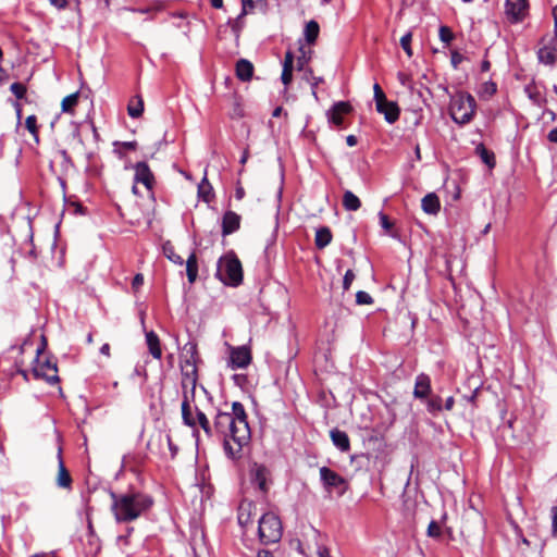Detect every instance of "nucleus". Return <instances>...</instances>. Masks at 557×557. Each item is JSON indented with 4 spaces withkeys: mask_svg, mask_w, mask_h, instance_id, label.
<instances>
[{
    "mask_svg": "<svg viewBox=\"0 0 557 557\" xmlns=\"http://www.w3.org/2000/svg\"><path fill=\"white\" fill-rule=\"evenodd\" d=\"M233 418L227 425L226 433H223V447L226 456L231 459L239 458L243 447L250 440V428L244 405L234 401L231 406Z\"/></svg>",
    "mask_w": 557,
    "mask_h": 557,
    "instance_id": "obj_1",
    "label": "nucleus"
},
{
    "mask_svg": "<svg viewBox=\"0 0 557 557\" xmlns=\"http://www.w3.org/2000/svg\"><path fill=\"white\" fill-rule=\"evenodd\" d=\"M111 510L119 523L131 522L138 519L150 509L153 499L144 493L128 492L124 494L110 493Z\"/></svg>",
    "mask_w": 557,
    "mask_h": 557,
    "instance_id": "obj_2",
    "label": "nucleus"
},
{
    "mask_svg": "<svg viewBox=\"0 0 557 557\" xmlns=\"http://www.w3.org/2000/svg\"><path fill=\"white\" fill-rule=\"evenodd\" d=\"M198 350L195 342H188L183 347L181 357L182 387L190 388V396L194 398L196 384L198 381L197 373Z\"/></svg>",
    "mask_w": 557,
    "mask_h": 557,
    "instance_id": "obj_3",
    "label": "nucleus"
},
{
    "mask_svg": "<svg viewBox=\"0 0 557 557\" xmlns=\"http://www.w3.org/2000/svg\"><path fill=\"white\" fill-rule=\"evenodd\" d=\"M475 108V99L470 94L460 91L450 98L449 114L455 123L465 125L473 119Z\"/></svg>",
    "mask_w": 557,
    "mask_h": 557,
    "instance_id": "obj_4",
    "label": "nucleus"
},
{
    "mask_svg": "<svg viewBox=\"0 0 557 557\" xmlns=\"http://www.w3.org/2000/svg\"><path fill=\"white\" fill-rule=\"evenodd\" d=\"M216 277L230 286H238L243 282L242 263L233 252L226 253L219 259Z\"/></svg>",
    "mask_w": 557,
    "mask_h": 557,
    "instance_id": "obj_5",
    "label": "nucleus"
},
{
    "mask_svg": "<svg viewBox=\"0 0 557 557\" xmlns=\"http://www.w3.org/2000/svg\"><path fill=\"white\" fill-rule=\"evenodd\" d=\"M283 535V525L280 517L274 512H265L258 520V537L262 545L280 542Z\"/></svg>",
    "mask_w": 557,
    "mask_h": 557,
    "instance_id": "obj_6",
    "label": "nucleus"
},
{
    "mask_svg": "<svg viewBox=\"0 0 557 557\" xmlns=\"http://www.w3.org/2000/svg\"><path fill=\"white\" fill-rule=\"evenodd\" d=\"M319 473L323 487L329 493L337 491L339 495H343L347 491L348 483L346 479H344L334 470L327 467H321Z\"/></svg>",
    "mask_w": 557,
    "mask_h": 557,
    "instance_id": "obj_7",
    "label": "nucleus"
},
{
    "mask_svg": "<svg viewBox=\"0 0 557 557\" xmlns=\"http://www.w3.org/2000/svg\"><path fill=\"white\" fill-rule=\"evenodd\" d=\"M529 8L528 0H506L505 15L507 21L511 24L523 22L529 15Z\"/></svg>",
    "mask_w": 557,
    "mask_h": 557,
    "instance_id": "obj_8",
    "label": "nucleus"
},
{
    "mask_svg": "<svg viewBox=\"0 0 557 557\" xmlns=\"http://www.w3.org/2000/svg\"><path fill=\"white\" fill-rule=\"evenodd\" d=\"M251 362V352L246 346L233 348L230 355V367L235 369H245Z\"/></svg>",
    "mask_w": 557,
    "mask_h": 557,
    "instance_id": "obj_9",
    "label": "nucleus"
},
{
    "mask_svg": "<svg viewBox=\"0 0 557 557\" xmlns=\"http://www.w3.org/2000/svg\"><path fill=\"white\" fill-rule=\"evenodd\" d=\"M57 364L50 361H46L44 363H38L33 369V374L37 379H44L49 384H54L59 381V376L57 375Z\"/></svg>",
    "mask_w": 557,
    "mask_h": 557,
    "instance_id": "obj_10",
    "label": "nucleus"
},
{
    "mask_svg": "<svg viewBox=\"0 0 557 557\" xmlns=\"http://www.w3.org/2000/svg\"><path fill=\"white\" fill-rule=\"evenodd\" d=\"M135 175L134 181L135 183L143 184L148 190H152L153 184H154V176L149 168V165L146 162H137L134 165Z\"/></svg>",
    "mask_w": 557,
    "mask_h": 557,
    "instance_id": "obj_11",
    "label": "nucleus"
},
{
    "mask_svg": "<svg viewBox=\"0 0 557 557\" xmlns=\"http://www.w3.org/2000/svg\"><path fill=\"white\" fill-rule=\"evenodd\" d=\"M351 106L346 101H338L327 111V120L336 126H342L343 115L351 111Z\"/></svg>",
    "mask_w": 557,
    "mask_h": 557,
    "instance_id": "obj_12",
    "label": "nucleus"
},
{
    "mask_svg": "<svg viewBox=\"0 0 557 557\" xmlns=\"http://www.w3.org/2000/svg\"><path fill=\"white\" fill-rule=\"evenodd\" d=\"M55 483L60 488L72 490L73 480L62 459L61 447L58 449V476Z\"/></svg>",
    "mask_w": 557,
    "mask_h": 557,
    "instance_id": "obj_13",
    "label": "nucleus"
},
{
    "mask_svg": "<svg viewBox=\"0 0 557 557\" xmlns=\"http://www.w3.org/2000/svg\"><path fill=\"white\" fill-rule=\"evenodd\" d=\"M375 107L376 111L384 115L387 123L393 124L399 119V108L396 102L386 100Z\"/></svg>",
    "mask_w": 557,
    "mask_h": 557,
    "instance_id": "obj_14",
    "label": "nucleus"
},
{
    "mask_svg": "<svg viewBox=\"0 0 557 557\" xmlns=\"http://www.w3.org/2000/svg\"><path fill=\"white\" fill-rule=\"evenodd\" d=\"M431 393V379L425 373H420L416 377L413 396L418 399H425Z\"/></svg>",
    "mask_w": 557,
    "mask_h": 557,
    "instance_id": "obj_15",
    "label": "nucleus"
},
{
    "mask_svg": "<svg viewBox=\"0 0 557 557\" xmlns=\"http://www.w3.org/2000/svg\"><path fill=\"white\" fill-rule=\"evenodd\" d=\"M256 506L251 502L243 500L239 504L237 520L240 527L245 528L252 522Z\"/></svg>",
    "mask_w": 557,
    "mask_h": 557,
    "instance_id": "obj_16",
    "label": "nucleus"
},
{
    "mask_svg": "<svg viewBox=\"0 0 557 557\" xmlns=\"http://www.w3.org/2000/svg\"><path fill=\"white\" fill-rule=\"evenodd\" d=\"M240 226V216L233 212L227 211L224 213L222 219V235L227 236L236 232Z\"/></svg>",
    "mask_w": 557,
    "mask_h": 557,
    "instance_id": "obj_17",
    "label": "nucleus"
},
{
    "mask_svg": "<svg viewBox=\"0 0 557 557\" xmlns=\"http://www.w3.org/2000/svg\"><path fill=\"white\" fill-rule=\"evenodd\" d=\"M188 389H183V401H182V419L185 425L196 429L197 421L196 418L193 416L191 407L189 404V395Z\"/></svg>",
    "mask_w": 557,
    "mask_h": 557,
    "instance_id": "obj_18",
    "label": "nucleus"
},
{
    "mask_svg": "<svg viewBox=\"0 0 557 557\" xmlns=\"http://www.w3.org/2000/svg\"><path fill=\"white\" fill-rule=\"evenodd\" d=\"M332 443L341 451L346 453L350 449V441L346 432L333 429L330 432Z\"/></svg>",
    "mask_w": 557,
    "mask_h": 557,
    "instance_id": "obj_19",
    "label": "nucleus"
},
{
    "mask_svg": "<svg viewBox=\"0 0 557 557\" xmlns=\"http://www.w3.org/2000/svg\"><path fill=\"white\" fill-rule=\"evenodd\" d=\"M146 344L149 350V354L154 358L160 360L162 357V348L159 336L153 332H146Z\"/></svg>",
    "mask_w": 557,
    "mask_h": 557,
    "instance_id": "obj_20",
    "label": "nucleus"
},
{
    "mask_svg": "<svg viewBox=\"0 0 557 557\" xmlns=\"http://www.w3.org/2000/svg\"><path fill=\"white\" fill-rule=\"evenodd\" d=\"M236 76L243 82H249L253 75V65L246 59H239L235 66Z\"/></svg>",
    "mask_w": 557,
    "mask_h": 557,
    "instance_id": "obj_21",
    "label": "nucleus"
},
{
    "mask_svg": "<svg viewBox=\"0 0 557 557\" xmlns=\"http://www.w3.org/2000/svg\"><path fill=\"white\" fill-rule=\"evenodd\" d=\"M232 418L233 410L231 412L222 410L216 411V414L214 417V432L219 436H222L223 433H226L227 425L231 422Z\"/></svg>",
    "mask_w": 557,
    "mask_h": 557,
    "instance_id": "obj_22",
    "label": "nucleus"
},
{
    "mask_svg": "<svg viewBox=\"0 0 557 557\" xmlns=\"http://www.w3.org/2000/svg\"><path fill=\"white\" fill-rule=\"evenodd\" d=\"M268 474L269 471L264 466L256 465L252 470V482L263 493L268 491Z\"/></svg>",
    "mask_w": 557,
    "mask_h": 557,
    "instance_id": "obj_23",
    "label": "nucleus"
},
{
    "mask_svg": "<svg viewBox=\"0 0 557 557\" xmlns=\"http://www.w3.org/2000/svg\"><path fill=\"white\" fill-rule=\"evenodd\" d=\"M421 207L428 214H437L441 209L440 198L436 194L430 193L422 198Z\"/></svg>",
    "mask_w": 557,
    "mask_h": 557,
    "instance_id": "obj_24",
    "label": "nucleus"
},
{
    "mask_svg": "<svg viewBox=\"0 0 557 557\" xmlns=\"http://www.w3.org/2000/svg\"><path fill=\"white\" fill-rule=\"evenodd\" d=\"M557 49L555 47H542L537 51L539 61L545 65L554 66L557 61Z\"/></svg>",
    "mask_w": 557,
    "mask_h": 557,
    "instance_id": "obj_25",
    "label": "nucleus"
},
{
    "mask_svg": "<svg viewBox=\"0 0 557 557\" xmlns=\"http://www.w3.org/2000/svg\"><path fill=\"white\" fill-rule=\"evenodd\" d=\"M332 232L327 226H322L315 231L314 244L318 249H323L332 242Z\"/></svg>",
    "mask_w": 557,
    "mask_h": 557,
    "instance_id": "obj_26",
    "label": "nucleus"
},
{
    "mask_svg": "<svg viewBox=\"0 0 557 557\" xmlns=\"http://www.w3.org/2000/svg\"><path fill=\"white\" fill-rule=\"evenodd\" d=\"M524 92L527 94L528 98L537 107H542L546 102L542 92L534 84L527 85L524 87Z\"/></svg>",
    "mask_w": 557,
    "mask_h": 557,
    "instance_id": "obj_27",
    "label": "nucleus"
},
{
    "mask_svg": "<svg viewBox=\"0 0 557 557\" xmlns=\"http://www.w3.org/2000/svg\"><path fill=\"white\" fill-rule=\"evenodd\" d=\"M186 274L188 282L193 284L198 275V263L195 252L190 253L186 260Z\"/></svg>",
    "mask_w": 557,
    "mask_h": 557,
    "instance_id": "obj_28",
    "label": "nucleus"
},
{
    "mask_svg": "<svg viewBox=\"0 0 557 557\" xmlns=\"http://www.w3.org/2000/svg\"><path fill=\"white\" fill-rule=\"evenodd\" d=\"M343 206L348 211H357L361 207L360 199L350 190L343 196Z\"/></svg>",
    "mask_w": 557,
    "mask_h": 557,
    "instance_id": "obj_29",
    "label": "nucleus"
},
{
    "mask_svg": "<svg viewBox=\"0 0 557 557\" xmlns=\"http://www.w3.org/2000/svg\"><path fill=\"white\" fill-rule=\"evenodd\" d=\"M195 410H196L197 425H199L203 430V432L206 433L207 436H209V437L213 436L214 426L212 428L210 425V422H209L206 413L202 412L201 410H199L197 407L195 408Z\"/></svg>",
    "mask_w": 557,
    "mask_h": 557,
    "instance_id": "obj_30",
    "label": "nucleus"
},
{
    "mask_svg": "<svg viewBox=\"0 0 557 557\" xmlns=\"http://www.w3.org/2000/svg\"><path fill=\"white\" fill-rule=\"evenodd\" d=\"M476 153L480 156L481 160L490 168L495 166V156L494 152L486 149V147L483 144H480L475 148Z\"/></svg>",
    "mask_w": 557,
    "mask_h": 557,
    "instance_id": "obj_31",
    "label": "nucleus"
},
{
    "mask_svg": "<svg viewBox=\"0 0 557 557\" xmlns=\"http://www.w3.org/2000/svg\"><path fill=\"white\" fill-rule=\"evenodd\" d=\"M319 30L320 27L315 21H310L306 24L304 34L308 44H313L317 40Z\"/></svg>",
    "mask_w": 557,
    "mask_h": 557,
    "instance_id": "obj_32",
    "label": "nucleus"
},
{
    "mask_svg": "<svg viewBox=\"0 0 557 557\" xmlns=\"http://www.w3.org/2000/svg\"><path fill=\"white\" fill-rule=\"evenodd\" d=\"M164 256L173 263L182 265L184 263L183 258L175 252V249L171 243H165L162 247Z\"/></svg>",
    "mask_w": 557,
    "mask_h": 557,
    "instance_id": "obj_33",
    "label": "nucleus"
},
{
    "mask_svg": "<svg viewBox=\"0 0 557 557\" xmlns=\"http://www.w3.org/2000/svg\"><path fill=\"white\" fill-rule=\"evenodd\" d=\"M78 102V92H74V94H71L69 96H66L63 100H62V111L63 112H72L74 107L77 104Z\"/></svg>",
    "mask_w": 557,
    "mask_h": 557,
    "instance_id": "obj_34",
    "label": "nucleus"
},
{
    "mask_svg": "<svg viewBox=\"0 0 557 557\" xmlns=\"http://www.w3.org/2000/svg\"><path fill=\"white\" fill-rule=\"evenodd\" d=\"M438 36L441 41L444 42L445 46H449L455 38L453 30L446 25L440 26Z\"/></svg>",
    "mask_w": 557,
    "mask_h": 557,
    "instance_id": "obj_35",
    "label": "nucleus"
},
{
    "mask_svg": "<svg viewBox=\"0 0 557 557\" xmlns=\"http://www.w3.org/2000/svg\"><path fill=\"white\" fill-rule=\"evenodd\" d=\"M127 111H128V115L133 119H137L139 117L143 112H144V102L143 100L138 97L137 99V103L136 104H128V108H127Z\"/></svg>",
    "mask_w": 557,
    "mask_h": 557,
    "instance_id": "obj_36",
    "label": "nucleus"
},
{
    "mask_svg": "<svg viewBox=\"0 0 557 557\" xmlns=\"http://www.w3.org/2000/svg\"><path fill=\"white\" fill-rule=\"evenodd\" d=\"M212 190L211 185L209 184L207 177L205 176L201 184L198 187L199 196L207 202L210 201V193Z\"/></svg>",
    "mask_w": 557,
    "mask_h": 557,
    "instance_id": "obj_37",
    "label": "nucleus"
},
{
    "mask_svg": "<svg viewBox=\"0 0 557 557\" xmlns=\"http://www.w3.org/2000/svg\"><path fill=\"white\" fill-rule=\"evenodd\" d=\"M411 40H412V33L408 32L400 38V46L406 52V54L411 58L412 57V49H411Z\"/></svg>",
    "mask_w": 557,
    "mask_h": 557,
    "instance_id": "obj_38",
    "label": "nucleus"
},
{
    "mask_svg": "<svg viewBox=\"0 0 557 557\" xmlns=\"http://www.w3.org/2000/svg\"><path fill=\"white\" fill-rule=\"evenodd\" d=\"M443 409L442 398L440 396H434L428 401V410L430 412H438Z\"/></svg>",
    "mask_w": 557,
    "mask_h": 557,
    "instance_id": "obj_39",
    "label": "nucleus"
},
{
    "mask_svg": "<svg viewBox=\"0 0 557 557\" xmlns=\"http://www.w3.org/2000/svg\"><path fill=\"white\" fill-rule=\"evenodd\" d=\"M10 90L17 99H22L26 95V87L22 83H13Z\"/></svg>",
    "mask_w": 557,
    "mask_h": 557,
    "instance_id": "obj_40",
    "label": "nucleus"
},
{
    "mask_svg": "<svg viewBox=\"0 0 557 557\" xmlns=\"http://www.w3.org/2000/svg\"><path fill=\"white\" fill-rule=\"evenodd\" d=\"M356 302L358 305H372L373 304V298L371 297V295L369 293L363 292V290H359L356 294Z\"/></svg>",
    "mask_w": 557,
    "mask_h": 557,
    "instance_id": "obj_41",
    "label": "nucleus"
},
{
    "mask_svg": "<svg viewBox=\"0 0 557 557\" xmlns=\"http://www.w3.org/2000/svg\"><path fill=\"white\" fill-rule=\"evenodd\" d=\"M25 126L28 129V132L37 137L38 129H37V117L35 115H29L26 117Z\"/></svg>",
    "mask_w": 557,
    "mask_h": 557,
    "instance_id": "obj_42",
    "label": "nucleus"
},
{
    "mask_svg": "<svg viewBox=\"0 0 557 557\" xmlns=\"http://www.w3.org/2000/svg\"><path fill=\"white\" fill-rule=\"evenodd\" d=\"M426 533L430 537H440L441 534H442V530H441V527L440 524L432 520L430 523H429V527H428V530H426Z\"/></svg>",
    "mask_w": 557,
    "mask_h": 557,
    "instance_id": "obj_43",
    "label": "nucleus"
},
{
    "mask_svg": "<svg viewBox=\"0 0 557 557\" xmlns=\"http://www.w3.org/2000/svg\"><path fill=\"white\" fill-rule=\"evenodd\" d=\"M373 91H374L375 106L377 103H382V102L386 101V96L379 84H374Z\"/></svg>",
    "mask_w": 557,
    "mask_h": 557,
    "instance_id": "obj_44",
    "label": "nucleus"
},
{
    "mask_svg": "<svg viewBox=\"0 0 557 557\" xmlns=\"http://www.w3.org/2000/svg\"><path fill=\"white\" fill-rule=\"evenodd\" d=\"M512 524V528H513V531H515V535H516V539L519 543H522L527 546L530 545V542L528 541V539H525L522 534V530L519 528V525L515 522L511 523Z\"/></svg>",
    "mask_w": 557,
    "mask_h": 557,
    "instance_id": "obj_45",
    "label": "nucleus"
},
{
    "mask_svg": "<svg viewBox=\"0 0 557 557\" xmlns=\"http://www.w3.org/2000/svg\"><path fill=\"white\" fill-rule=\"evenodd\" d=\"M355 280V273L352 270H347L343 278V288L348 290L352 281Z\"/></svg>",
    "mask_w": 557,
    "mask_h": 557,
    "instance_id": "obj_46",
    "label": "nucleus"
},
{
    "mask_svg": "<svg viewBox=\"0 0 557 557\" xmlns=\"http://www.w3.org/2000/svg\"><path fill=\"white\" fill-rule=\"evenodd\" d=\"M497 90V86L493 82H486L482 85V92L487 96H493Z\"/></svg>",
    "mask_w": 557,
    "mask_h": 557,
    "instance_id": "obj_47",
    "label": "nucleus"
},
{
    "mask_svg": "<svg viewBox=\"0 0 557 557\" xmlns=\"http://www.w3.org/2000/svg\"><path fill=\"white\" fill-rule=\"evenodd\" d=\"M550 518H552V533L553 536L557 535V506H553L550 508Z\"/></svg>",
    "mask_w": 557,
    "mask_h": 557,
    "instance_id": "obj_48",
    "label": "nucleus"
},
{
    "mask_svg": "<svg viewBox=\"0 0 557 557\" xmlns=\"http://www.w3.org/2000/svg\"><path fill=\"white\" fill-rule=\"evenodd\" d=\"M380 224L385 231H389L393 227V223L389 221L388 216L380 212L379 213Z\"/></svg>",
    "mask_w": 557,
    "mask_h": 557,
    "instance_id": "obj_49",
    "label": "nucleus"
},
{
    "mask_svg": "<svg viewBox=\"0 0 557 557\" xmlns=\"http://www.w3.org/2000/svg\"><path fill=\"white\" fill-rule=\"evenodd\" d=\"M315 554L318 557H332L327 547L319 542L315 543Z\"/></svg>",
    "mask_w": 557,
    "mask_h": 557,
    "instance_id": "obj_50",
    "label": "nucleus"
},
{
    "mask_svg": "<svg viewBox=\"0 0 557 557\" xmlns=\"http://www.w3.org/2000/svg\"><path fill=\"white\" fill-rule=\"evenodd\" d=\"M321 83H323V77L312 76L310 85L312 89V96L314 97L315 100H318L317 87Z\"/></svg>",
    "mask_w": 557,
    "mask_h": 557,
    "instance_id": "obj_51",
    "label": "nucleus"
},
{
    "mask_svg": "<svg viewBox=\"0 0 557 557\" xmlns=\"http://www.w3.org/2000/svg\"><path fill=\"white\" fill-rule=\"evenodd\" d=\"M281 79L285 86L289 85L293 79V70L283 69Z\"/></svg>",
    "mask_w": 557,
    "mask_h": 557,
    "instance_id": "obj_52",
    "label": "nucleus"
},
{
    "mask_svg": "<svg viewBox=\"0 0 557 557\" xmlns=\"http://www.w3.org/2000/svg\"><path fill=\"white\" fill-rule=\"evenodd\" d=\"M463 57L458 51H453L450 55L451 65L454 69H457L458 65L462 62Z\"/></svg>",
    "mask_w": 557,
    "mask_h": 557,
    "instance_id": "obj_53",
    "label": "nucleus"
},
{
    "mask_svg": "<svg viewBox=\"0 0 557 557\" xmlns=\"http://www.w3.org/2000/svg\"><path fill=\"white\" fill-rule=\"evenodd\" d=\"M293 63H294V55L290 51H287L285 53L283 69L293 70Z\"/></svg>",
    "mask_w": 557,
    "mask_h": 557,
    "instance_id": "obj_54",
    "label": "nucleus"
},
{
    "mask_svg": "<svg viewBox=\"0 0 557 557\" xmlns=\"http://www.w3.org/2000/svg\"><path fill=\"white\" fill-rule=\"evenodd\" d=\"M144 284V276L143 274L138 273L134 276L132 286L135 290H137L141 285Z\"/></svg>",
    "mask_w": 557,
    "mask_h": 557,
    "instance_id": "obj_55",
    "label": "nucleus"
},
{
    "mask_svg": "<svg viewBox=\"0 0 557 557\" xmlns=\"http://www.w3.org/2000/svg\"><path fill=\"white\" fill-rule=\"evenodd\" d=\"M49 3L58 10H63L67 7V0H48Z\"/></svg>",
    "mask_w": 557,
    "mask_h": 557,
    "instance_id": "obj_56",
    "label": "nucleus"
},
{
    "mask_svg": "<svg viewBox=\"0 0 557 557\" xmlns=\"http://www.w3.org/2000/svg\"><path fill=\"white\" fill-rule=\"evenodd\" d=\"M165 440H166V443L169 445V448L172 453V457H175L176 453H177V447L175 445H173V442H172V437L170 434H166L165 435Z\"/></svg>",
    "mask_w": 557,
    "mask_h": 557,
    "instance_id": "obj_57",
    "label": "nucleus"
},
{
    "mask_svg": "<svg viewBox=\"0 0 557 557\" xmlns=\"http://www.w3.org/2000/svg\"><path fill=\"white\" fill-rule=\"evenodd\" d=\"M554 17V40L557 42V5L553 8Z\"/></svg>",
    "mask_w": 557,
    "mask_h": 557,
    "instance_id": "obj_58",
    "label": "nucleus"
},
{
    "mask_svg": "<svg viewBox=\"0 0 557 557\" xmlns=\"http://www.w3.org/2000/svg\"><path fill=\"white\" fill-rule=\"evenodd\" d=\"M454 405H455V399L453 396H449L446 400H445V405H444V408L446 410H451L454 408Z\"/></svg>",
    "mask_w": 557,
    "mask_h": 557,
    "instance_id": "obj_59",
    "label": "nucleus"
},
{
    "mask_svg": "<svg viewBox=\"0 0 557 557\" xmlns=\"http://www.w3.org/2000/svg\"><path fill=\"white\" fill-rule=\"evenodd\" d=\"M547 138L550 143H557V127L548 133Z\"/></svg>",
    "mask_w": 557,
    "mask_h": 557,
    "instance_id": "obj_60",
    "label": "nucleus"
},
{
    "mask_svg": "<svg viewBox=\"0 0 557 557\" xmlns=\"http://www.w3.org/2000/svg\"><path fill=\"white\" fill-rule=\"evenodd\" d=\"M346 143L349 147H354L357 145V137L355 135H348L346 137Z\"/></svg>",
    "mask_w": 557,
    "mask_h": 557,
    "instance_id": "obj_61",
    "label": "nucleus"
},
{
    "mask_svg": "<svg viewBox=\"0 0 557 557\" xmlns=\"http://www.w3.org/2000/svg\"><path fill=\"white\" fill-rule=\"evenodd\" d=\"M125 149L134 150L136 149L137 143L136 141H124L121 144Z\"/></svg>",
    "mask_w": 557,
    "mask_h": 557,
    "instance_id": "obj_62",
    "label": "nucleus"
},
{
    "mask_svg": "<svg viewBox=\"0 0 557 557\" xmlns=\"http://www.w3.org/2000/svg\"><path fill=\"white\" fill-rule=\"evenodd\" d=\"M100 354L107 356V357H110V345L108 343L103 344L101 347H100Z\"/></svg>",
    "mask_w": 557,
    "mask_h": 557,
    "instance_id": "obj_63",
    "label": "nucleus"
},
{
    "mask_svg": "<svg viewBox=\"0 0 557 557\" xmlns=\"http://www.w3.org/2000/svg\"><path fill=\"white\" fill-rule=\"evenodd\" d=\"M257 557H274L270 550H260L258 552Z\"/></svg>",
    "mask_w": 557,
    "mask_h": 557,
    "instance_id": "obj_64",
    "label": "nucleus"
}]
</instances>
